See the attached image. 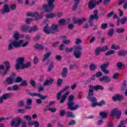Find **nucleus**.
Instances as JSON below:
<instances>
[{"mask_svg": "<svg viewBox=\"0 0 127 127\" xmlns=\"http://www.w3.org/2000/svg\"><path fill=\"white\" fill-rule=\"evenodd\" d=\"M75 97L74 95L71 94L67 98V109L70 110V111H76V110H78V109H80L81 106L79 104H76L74 106L75 103L74 102V99Z\"/></svg>", "mask_w": 127, "mask_h": 127, "instance_id": "obj_1", "label": "nucleus"}, {"mask_svg": "<svg viewBox=\"0 0 127 127\" xmlns=\"http://www.w3.org/2000/svg\"><path fill=\"white\" fill-rule=\"evenodd\" d=\"M88 86L89 89L88 90L87 99L89 98L95 97V96H94V91H99V90H100V91H103L104 89V86L101 85H96L94 86L89 85Z\"/></svg>", "mask_w": 127, "mask_h": 127, "instance_id": "obj_2", "label": "nucleus"}, {"mask_svg": "<svg viewBox=\"0 0 127 127\" xmlns=\"http://www.w3.org/2000/svg\"><path fill=\"white\" fill-rule=\"evenodd\" d=\"M87 100L91 102V107L92 108H95V107L97 106L102 107V106H105L106 105V101L104 100H101L100 102L98 103V100L96 97L87 98Z\"/></svg>", "mask_w": 127, "mask_h": 127, "instance_id": "obj_3", "label": "nucleus"}, {"mask_svg": "<svg viewBox=\"0 0 127 127\" xmlns=\"http://www.w3.org/2000/svg\"><path fill=\"white\" fill-rule=\"evenodd\" d=\"M55 1V0H49L48 1V4H44L43 7L46 12H51L54 8V5L53 3Z\"/></svg>", "mask_w": 127, "mask_h": 127, "instance_id": "obj_4", "label": "nucleus"}, {"mask_svg": "<svg viewBox=\"0 0 127 127\" xmlns=\"http://www.w3.org/2000/svg\"><path fill=\"white\" fill-rule=\"evenodd\" d=\"M74 51H73V55L76 59H80L82 56L81 51L83 50V47L81 45L74 47Z\"/></svg>", "mask_w": 127, "mask_h": 127, "instance_id": "obj_5", "label": "nucleus"}, {"mask_svg": "<svg viewBox=\"0 0 127 127\" xmlns=\"http://www.w3.org/2000/svg\"><path fill=\"white\" fill-rule=\"evenodd\" d=\"M21 43H23V40H20L19 41H13L12 43H10L8 45L7 49L8 50H12L13 49V47L15 48H18L21 46Z\"/></svg>", "mask_w": 127, "mask_h": 127, "instance_id": "obj_6", "label": "nucleus"}, {"mask_svg": "<svg viewBox=\"0 0 127 127\" xmlns=\"http://www.w3.org/2000/svg\"><path fill=\"white\" fill-rule=\"evenodd\" d=\"M20 124H21V119L19 117H17L15 119H13L11 121L10 126L13 127H19Z\"/></svg>", "mask_w": 127, "mask_h": 127, "instance_id": "obj_7", "label": "nucleus"}, {"mask_svg": "<svg viewBox=\"0 0 127 127\" xmlns=\"http://www.w3.org/2000/svg\"><path fill=\"white\" fill-rule=\"evenodd\" d=\"M110 65V63L109 62H106L105 64H103L101 65H100V67L102 72L105 75H108L110 73V71L108 70L107 68L109 67Z\"/></svg>", "mask_w": 127, "mask_h": 127, "instance_id": "obj_8", "label": "nucleus"}, {"mask_svg": "<svg viewBox=\"0 0 127 127\" xmlns=\"http://www.w3.org/2000/svg\"><path fill=\"white\" fill-rule=\"evenodd\" d=\"M13 97V94L12 93H6L2 95L0 97V104H2L3 103V100H7V99H10Z\"/></svg>", "mask_w": 127, "mask_h": 127, "instance_id": "obj_9", "label": "nucleus"}, {"mask_svg": "<svg viewBox=\"0 0 127 127\" xmlns=\"http://www.w3.org/2000/svg\"><path fill=\"white\" fill-rule=\"evenodd\" d=\"M24 62V58L21 57V58H18L16 60V64L15 65V68L16 70H19L20 69V65H22L23 64V63Z\"/></svg>", "mask_w": 127, "mask_h": 127, "instance_id": "obj_10", "label": "nucleus"}, {"mask_svg": "<svg viewBox=\"0 0 127 127\" xmlns=\"http://www.w3.org/2000/svg\"><path fill=\"white\" fill-rule=\"evenodd\" d=\"M72 19L74 24H77V23H78L79 25H82L83 22H86V20H87V19L85 17H83L81 19H78L76 17H73Z\"/></svg>", "mask_w": 127, "mask_h": 127, "instance_id": "obj_11", "label": "nucleus"}, {"mask_svg": "<svg viewBox=\"0 0 127 127\" xmlns=\"http://www.w3.org/2000/svg\"><path fill=\"white\" fill-rule=\"evenodd\" d=\"M124 99V95L119 94H116L112 97L113 102H121V101H123Z\"/></svg>", "mask_w": 127, "mask_h": 127, "instance_id": "obj_12", "label": "nucleus"}, {"mask_svg": "<svg viewBox=\"0 0 127 127\" xmlns=\"http://www.w3.org/2000/svg\"><path fill=\"white\" fill-rule=\"evenodd\" d=\"M20 29L21 31L22 32H26L28 30V32L29 33H31L32 32V28L29 27V26L27 25H22L20 27Z\"/></svg>", "mask_w": 127, "mask_h": 127, "instance_id": "obj_13", "label": "nucleus"}, {"mask_svg": "<svg viewBox=\"0 0 127 127\" xmlns=\"http://www.w3.org/2000/svg\"><path fill=\"white\" fill-rule=\"evenodd\" d=\"M9 6L7 4H4L2 9L0 10V12L1 14H4V13H8L9 12Z\"/></svg>", "mask_w": 127, "mask_h": 127, "instance_id": "obj_14", "label": "nucleus"}, {"mask_svg": "<svg viewBox=\"0 0 127 127\" xmlns=\"http://www.w3.org/2000/svg\"><path fill=\"white\" fill-rule=\"evenodd\" d=\"M99 81L101 82H105V83L108 84L111 82V78L108 75H104L101 78H99Z\"/></svg>", "mask_w": 127, "mask_h": 127, "instance_id": "obj_15", "label": "nucleus"}, {"mask_svg": "<svg viewBox=\"0 0 127 127\" xmlns=\"http://www.w3.org/2000/svg\"><path fill=\"white\" fill-rule=\"evenodd\" d=\"M37 97L38 98H40L42 100H46L47 99V95L43 96L40 93H32V97Z\"/></svg>", "mask_w": 127, "mask_h": 127, "instance_id": "obj_16", "label": "nucleus"}, {"mask_svg": "<svg viewBox=\"0 0 127 127\" xmlns=\"http://www.w3.org/2000/svg\"><path fill=\"white\" fill-rule=\"evenodd\" d=\"M70 94V91H67L65 93H64V95H63L62 99H61L60 103V104H63L64 102L66 100V99H67V97Z\"/></svg>", "mask_w": 127, "mask_h": 127, "instance_id": "obj_17", "label": "nucleus"}, {"mask_svg": "<svg viewBox=\"0 0 127 127\" xmlns=\"http://www.w3.org/2000/svg\"><path fill=\"white\" fill-rule=\"evenodd\" d=\"M32 17H35L36 20H38L39 19L43 18V15H39L37 12H35L34 13H32Z\"/></svg>", "mask_w": 127, "mask_h": 127, "instance_id": "obj_18", "label": "nucleus"}, {"mask_svg": "<svg viewBox=\"0 0 127 127\" xmlns=\"http://www.w3.org/2000/svg\"><path fill=\"white\" fill-rule=\"evenodd\" d=\"M43 31L46 34H50L51 33V29L49 28V25L47 24L43 28Z\"/></svg>", "mask_w": 127, "mask_h": 127, "instance_id": "obj_19", "label": "nucleus"}, {"mask_svg": "<svg viewBox=\"0 0 127 127\" xmlns=\"http://www.w3.org/2000/svg\"><path fill=\"white\" fill-rule=\"evenodd\" d=\"M118 55L119 57H124L127 55V51L122 49L118 52Z\"/></svg>", "mask_w": 127, "mask_h": 127, "instance_id": "obj_20", "label": "nucleus"}, {"mask_svg": "<svg viewBox=\"0 0 127 127\" xmlns=\"http://www.w3.org/2000/svg\"><path fill=\"white\" fill-rule=\"evenodd\" d=\"M67 74H68V70L67 69V67H64L63 69V71L61 73V75L63 78H66V77H67Z\"/></svg>", "mask_w": 127, "mask_h": 127, "instance_id": "obj_21", "label": "nucleus"}, {"mask_svg": "<svg viewBox=\"0 0 127 127\" xmlns=\"http://www.w3.org/2000/svg\"><path fill=\"white\" fill-rule=\"evenodd\" d=\"M95 0H90L88 2V7L89 9H93L96 6V4L94 3Z\"/></svg>", "mask_w": 127, "mask_h": 127, "instance_id": "obj_22", "label": "nucleus"}, {"mask_svg": "<svg viewBox=\"0 0 127 127\" xmlns=\"http://www.w3.org/2000/svg\"><path fill=\"white\" fill-rule=\"evenodd\" d=\"M31 66V63L27 62L25 64H22V66L20 67V69L23 70V69L29 68Z\"/></svg>", "mask_w": 127, "mask_h": 127, "instance_id": "obj_23", "label": "nucleus"}, {"mask_svg": "<svg viewBox=\"0 0 127 127\" xmlns=\"http://www.w3.org/2000/svg\"><path fill=\"white\" fill-rule=\"evenodd\" d=\"M117 67L120 70H124L126 68V65L123 64V63L119 62L117 63Z\"/></svg>", "mask_w": 127, "mask_h": 127, "instance_id": "obj_24", "label": "nucleus"}, {"mask_svg": "<svg viewBox=\"0 0 127 127\" xmlns=\"http://www.w3.org/2000/svg\"><path fill=\"white\" fill-rule=\"evenodd\" d=\"M50 55H51V52H49L45 54L44 55V58L42 60V61L43 62H44V61H46V60H47V59L50 57Z\"/></svg>", "mask_w": 127, "mask_h": 127, "instance_id": "obj_25", "label": "nucleus"}, {"mask_svg": "<svg viewBox=\"0 0 127 127\" xmlns=\"http://www.w3.org/2000/svg\"><path fill=\"white\" fill-rule=\"evenodd\" d=\"M89 19L90 20H96V21H97L99 20V16L98 15H94V14H91L89 16Z\"/></svg>", "mask_w": 127, "mask_h": 127, "instance_id": "obj_26", "label": "nucleus"}, {"mask_svg": "<svg viewBox=\"0 0 127 127\" xmlns=\"http://www.w3.org/2000/svg\"><path fill=\"white\" fill-rule=\"evenodd\" d=\"M99 115L102 119H107L108 118L109 115L106 112H101L100 113Z\"/></svg>", "mask_w": 127, "mask_h": 127, "instance_id": "obj_27", "label": "nucleus"}, {"mask_svg": "<svg viewBox=\"0 0 127 127\" xmlns=\"http://www.w3.org/2000/svg\"><path fill=\"white\" fill-rule=\"evenodd\" d=\"M6 82L7 83L8 85H12L13 78L11 77H8L6 79Z\"/></svg>", "mask_w": 127, "mask_h": 127, "instance_id": "obj_28", "label": "nucleus"}, {"mask_svg": "<svg viewBox=\"0 0 127 127\" xmlns=\"http://www.w3.org/2000/svg\"><path fill=\"white\" fill-rule=\"evenodd\" d=\"M34 47L36 49H37L38 50H43L44 49V47L43 45H40L38 43L36 44Z\"/></svg>", "mask_w": 127, "mask_h": 127, "instance_id": "obj_29", "label": "nucleus"}, {"mask_svg": "<svg viewBox=\"0 0 127 127\" xmlns=\"http://www.w3.org/2000/svg\"><path fill=\"white\" fill-rule=\"evenodd\" d=\"M53 83V79H50V80H46L44 83V86H48L49 85H52Z\"/></svg>", "mask_w": 127, "mask_h": 127, "instance_id": "obj_30", "label": "nucleus"}, {"mask_svg": "<svg viewBox=\"0 0 127 127\" xmlns=\"http://www.w3.org/2000/svg\"><path fill=\"white\" fill-rule=\"evenodd\" d=\"M89 69L90 71H95L97 69V65L94 63L90 64L89 65Z\"/></svg>", "mask_w": 127, "mask_h": 127, "instance_id": "obj_31", "label": "nucleus"}, {"mask_svg": "<svg viewBox=\"0 0 127 127\" xmlns=\"http://www.w3.org/2000/svg\"><path fill=\"white\" fill-rule=\"evenodd\" d=\"M101 52H102V48H101V47H97L95 51V55L97 56H98V55H100Z\"/></svg>", "mask_w": 127, "mask_h": 127, "instance_id": "obj_32", "label": "nucleus"}, {"mask_svg": "<svg viewBox=\"0 0 127 127\" xmlns=\"http://www.w3.org/2000/svg\"><path fill=\"white\" fill-rule=\"evenodd\" d=\"M66 117L67 118H71V119L75 118V115L73 114V112H71L69 111H68L67 112H66Z\"/></svg>", "mask_w": 127, "mask_h": 127, "instance_id": "obj_33", "label": "nucleus"}, {"mask_svg": "<svg viewBox=\"0 0 127 127\" xmlns=\"http://www.w3.org/2000/svg\"><path fill=\"white\" fill-rule=\"evenodd\" d=\"M56 14L55 13H51L50 14H46V17L47 18H53V17H56Z\"/></svg>", "mask_w": 127, "mask_h": 127, "instance_id": "obj_34", "label": "nucleus"}, {"mask_svg": "<svg viewBox=\"0 0 127 127\" xmlns=\"http://www.w3.org/2000/svg\"><path fill=\"white\" fill-rule=\"evenodd\" d=\"M4 64L6 66L5 70L8 71V70H9V69H10V64H9V62L6 61L4 63Z\"/></svg>", "mask_w": 127, "mask_h": 127, "instance_id": "obj_35", "label": "nucleus"}, {"mask_svg": "<svg viewBox=\"0 0 127 127\" xmlns=\"http://www.w3.org/2000/svg\"><path fill=\"white\" fill-rule=\"evenodd\" d=\"M116 115H118V108H115L111 112V117H115Z\"/></svg>", "mask_w": 127, "mask_h": 127, "instance_id": "obj_36", "label": "nucleus"}, {"mask_svg": "<svg viewBox=\"0 0 127 127\" xmlns=\"http://www.w3.org/2000/svg\"><path fill=\"white\" fill-rule=\"evenodd\" d=\"M13 38L15 41H17L19 39V34L17 32L14 33L13 34Z\"/></svg>", "mask_w": 127, "mask_h": 127, "instance_id": "obj_37", "label": "nucleus"}, {"mask_svg": "<svg viewBox=\"0 0 127 127\" xmlns=\"http://www.w3.org/2000/svg\"><path fill=\"white\" fill-rule=\"evenodd\" d=\"M53 67H54V63L53 62H52L49 66L48 72H51V71H52V69H53Z\"/></svg>", "mask_w": 127, "mask_h": 127, "instance_id": "obj_38", "label": "nucleus"}, {"mask_svg": "<svg viewBox=\"0 0 127 127\" xmlns=\"http://www.w3.org/2000/svg\"><path fill=\"white\" fill-rule=\"evenodd\" d=\"M126 88H127V80H124L123 81L122 86H121L122 91H124V90H126Z\"/></svg>", "mask_w": 127, "mask_h": 127, "instance_id": "obj_39", "label": "nucleus"}, {"mask_svg": "<svg viewBox=\"0 0 127 127\" xmlns=\"http://www.w3.org/2000/svg\"><path fill=\"white\" fill-rule=\"evenodd\" d=\"M111 49H114V50H119V49H121V47L120 46L115 45L113 44L111 46Z\"/></svg>", "mask_w": 127, "mask_h": 127, "instance_id": "obj_40", "label": "nucleus"}, {"mask_svg": "<svg viewBox=\"0 0 127 127\" xmlns=\"http://www.w3.org/2000/svg\"><path fill=\"white\" fill-rule=\"evenodd\" d=\"M73 50H75V47L70 48L69 49L68 47H66L65 48L64 51H65V52H68L69 53L70 52H72Z\"/></svg>", "mask_w": 127, "mask_h": 127, "instance_id": "obj_41", "label": "nucleus"}, {"mask_svg": "<svg viewBox=\"0 0 127 127\" xmlns=\"http://www.w3.org/2000/svg\"><path fill=\"white\" fill-rule=\"evenodd\" d=\"M22 81H23L22 77H17L15 79V83H21V82H22Z\"/></svg>", "mask_w": 127, "mask_h": 127, "instance_id": "obj_42", "label": "nucleus"}, {"mask_svg": "<svg viewBox=\"0 0 127 127\" xmlns=\"http://www.w3.org/2000/svg\"><path fill=\"white\" fill-rule=\"evenodd\" d=\"M114 33L115 31L114 30V29L111 28L109 30L108 32V35L111 37V36H113V35H114Z\"/></svg>", "mask_w": 127, "mask_h": 127, "instance_id": "obj_43", "label": "nucleus"}, {"mask_svg": "<svg viewBox=\"0 0 127 127\" xmlns=\"http://www.w3.org/2000/svg\"><path fill=\"white\" fill-rule=\"evenodd\" d=\"M127 21V17H124L122 19L120 20V23L121 24H125L126 22Z\"/></svg>", "mask_w": 127, "mask_h": 127, "instance_id": "obj_44", "label": "nucleus"}, {"mask_svg": "<svg viewBox=\"0 0 127 127\" xmlns=\"http://www.w3.org/2000/svg\"><path fill=\"white\" fill-rule=\"evenodd\" d=\"M114 53H115V51L111 50L106 53L105 55H106V56H109V55H112V54H114Z\"/></svg>", "mask_w": 127, "mask_h": 127, "instance_id": "obj_45", "label": "nucleus"}, {"mask_svg": "<svg viewBox=\"0 0 127 127\" xmlns=\"http://www.w3.org/2000/svg\"><path fill=\"white\" fill-rule=\"evenodd\" d=\"M63 93V91H61L57 94V99L58 101H59L61 98V95Z\"/></svg>", "mask_w": 127, "mask_h": 127, "instance_id": "obj_46", "label": "nucleus"}, {"mask_svg": "<svg viewBox=\"0 0 127 127\" xmlns=\"http://www.w3.org/2000/svg\"><path fill=\"white\" fill-rule=\"evenodd\" d=\"M20 86L21 87H25L26 86H27V81H26V80H22L20 84Z\"/></svg>", "mask_w": 127, "mask_h": 127, "instance_id": "obj_47", "label": "nucleus"}, {"mask_svg": "<svg viewBox=\"0 0 127 127\" xmlns=\"http://www.w3.org/2000/svg\"><path fill=\"white\" fill-rule=\"evenodd\" d=\"M109 50V47L108 46H104L101 48V51L102 52H105Z\"/></svg>", "mask_w": 127, "mask_h": 127, "instance_id": "obj_48", "label": "nucleus"}, {"mask_svg": "<svg viewBox=\"0 0 127 127\" xmlns=\"http://www.w3.org/2000/svg\"><path fill=\"white\" fill-rule=\"evenodd\" d=\"M23 119L26 120L28 122H30V121H31V116L29 115L25 116H24Z\"/></svg>", "mask_w": 127, "mask_h": 127, "instance_id": "obj_49", "label": "nucleus"}, {"mask_svg": "<svg viewBox=\"0 0 127 127\" xmlns=\"http://www.w3.org/2000/svg\"><path fill=\"white\" fill-rule=\"evenodd\" d=\"M33 126H34V127H39L40 124L37 121H34L32 122Z\"/></svg>", "mask_w": 127, "mask_h": 127, "instance_id": "obj_50", "label": "nucleus"}, {"mask_svg": "<svg viewBox=\"0 0 127 127\" xmlns=\"http://www.w3.org/2000/svg\"><path fill=\"white\" fill-rule=\"evenodd\" d=\"M60 115L61 117H64L66 115V111L64 110H61L60 112Z\"/></svg>", "mask_w": 127, "mask_h": 127, "instance_id": "obj_51", "label": "nucleus"}, {"mask_svg": "<svg viewBox=\"0 0 127 127\" xmlns=\"http://www.w3.org/2000/svg\"><path fill=\"white\" fill-rule=\"evenodd\" d=\"M122 116V111H119L116 116L117 120H119L121 119V116Z\"/></svg>", "mask_w": 127, "mask_h": 127, "instance_id": "obj_52", "label": "nucleus"}, {"mask_svg": "<svg viewBox=\"0 0 127 127\" xmlns=\"http://www.w3.org/2000/svg\"><path fill=\"white\" fill-rule=\"evenodd\" d=\"M62 43L65 44V45H68L71 43V41L70 40H65L62 42Z\"/></svg>", "mask_w": 127, "mask_h": 127, "instance_id": "obj_53", "label": "nucleus"}, {"mask_svg": "<svg viewBox=\"0 0 127 127\" xmlns=\"http://www.w3.org/2000/svg\"><path fill=\"white\" fill-rule=\"evenodd\" d=\"M39 60H38V58H37V57H35L34 58V60H33V63L35 64H38Z\"/></svg>", "mask_w": 127, "mask_h": 127, "instance_id": "obj_54", "label": "nucleus"}, {"mask_svg": "<svg viewBox=\"0 0 127 127\" xmlns=\"http://www.w3.org/2000/svg\"><path fill=\"white\" fill-rule=\"evenodd\" d=\"M74 125H76V121L74 120H71L68 123V126H74Z\"/></svg>", "mask_w": 127, "mask_h": 127, "instance_id": "obj_55", "label": "nucleus"}, {"mask_svg": "<svg viewBox=\"0 0 127 127\" xmlns=\"http://www.w3.org/2000/svg\"><path fill=\"white\" fill-rule=\"evenodd\" d=\"M110 3H111V0H103L104 5H108V4H110Z\"/></svg>", "mask_w": 127, "mask_h": 127, "instance_id": "obj_56", "label": "nucleus"}, {"mask_svg": "<svg viewBox=\"0 0 127 127\" xmlns=\"http://www.w3.org/2000/svg\"><path fill=\"white\" fill-rule=\"evenodd\" d=\"M59 23L60 24H66V20H64V19H61L59 21Z\"/></svg>", "mask_w": 127, "mask_h": 127, "instance_id": "obj_57", "label": "nucleus"}, {"mask_svg": "<svg viewBox=\"0 0 127 127\" xmlns=\"http://www.w3.org/2000/svg\"><path fill=\"white\" fill-rule=\"evenodd\" d=\"M114 13H115V12L114 11H112L110 12V13H109L107 15V18H110V17H112L113 16V15H114Z\"/></svg>", "mask_w": 127, "mask_h": 127, "instance_id": "obj_58", "label": "nucleus"}, {"mask_svg": "<svg viewBox=\"0 0 127 127\" xmlns=\"http://www.w3.org/2000/svg\"><path fill=\"white\" fill-rule=\"evenodd\" d=\"M101 28L102 29H107L108 28V24L107 23H103L101 24Z\"/></svg>", "mask_w": 127, "mask_h": 127, "instance_id": "obj_59", "label": "nucleus"}, {"mask_svg": "<svg viewBox=\"0 0 127 127\" xmlns=\"http://www.w3.org/2000/svg\"><path fill=\"white\" fill-rule=\"evenodd\" d=\"M75 43L76 45H79L80 43H82V40H81L80 38H77L75 40Z\"/></svg>", "mask_w": 127, "mask_h": 127, "instance_id": "obj_60", "label": "nucleus"}, {"mask_svg": "<svg viewBox=\"0 0 127 127\" xmlns=\"http://www.w3.org/2000/svg\"><path fill=\"white\" fill-rule=\"evenodd\" d=\"M10 8L11 10H14L16 8V5L15 4H12L10 6Z\"/></svg>", "mask_w": 127, "mask_h": 127, "instance_id": "obj_61", "label": "nucleus"}, {"mask_svg": "<svg viewBox=\"0 0 127 127\" xmlns=\"http://www.w3.org/2000/svg\"><path fill=\"white\" fill-rule=\"evenodd\" d=\"M30 21H32V18H27L25 20L26 24H30Z\"/></svg>", "mask_w": 127, "mask_h": 127, "instance_id": "obj_62", "label": "nucleus"}, {"mask_svg": "<svg viewBox=\"0 0 127 127\" xmlns=\"http://www.w3.org/2000/svg\"><path fill=\"white\" fill-rule=\"evenodd\" d=\"M123 32H125V29H118L117 30V33H123Z\"/></svg>", "mask_w": 127, "mask_h": 127, "instance_id": "obj_63", "label": "nucleus"}, {"mask_svg": "<svg viewBox=\"0 0 127 127\" xmlns=\"http://www.w3.org/2000/svg\"><path fill=\"white\" fill-rule=\"evenodd\" d=\"M107 127H114V123L110 122L107 125Z\"/></svg>", "mask_w": 127, "mask_h": 127, "instance_id": "obj_64", "label": "nucleus"}]
</instances>
